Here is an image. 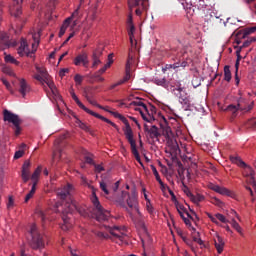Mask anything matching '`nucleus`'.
Here are the masks:
<instances>
[{
    "label": "nucleus",
    "mask_w": 256,
    "mask_h": 256,
    "mask_svg": "<svg viewBox=\"0 0 256 256\" xmlns=\"http://www.w3.org/2000/svg\"><path fill=\"white\" fill-rule=\"evenodd\" d=\"M71 191H73V186L68 184L67 186H64L62 189L58 190V197L62 201H65V199H68V202H63V206L65 209L62 211V219L64 221V224L62 225L63 231H68V229H71L72 224L69 221L70 217L67 215H71L73 211H77V205L75 202H73V199L71 198Z\"/></svg>",
    "instance_id": "f257e3e1"
},
{
    "label": "nucleus",
    "mask_w": 256,
    "mask_h": 256,
    "mask_svg": "<svg viewBox=\"0 0 256 256\" xmlns=\"http://www.w3.org/2000/svg\"><path fill=\"white\" fill-rule=\"evenodd\" d=\"M115 201L120 205V207H127L126 205H128L129 209H134L138 217H141L136 188H132L131 193L122 191L121 197L115 198Z\"/></svg>",
    "instance_id": "f03ea898"
},
{
    "label": "nucleus",
    "mask_w": 256,
    "mask_h": 256,
    "mask_svg": "<svg viewBox=\"0 0 256 256\" xmlns=\"http://www.w3.org/2000/svg\"><path fill=\"white\" fill-rule=\"evenodd\" d=\"M130 107L134 109V111H138L140 113L142 119L146 121L147 123H152V121H155V107L145 105L143 103V100L136 99L130 103Z\"/></svg>",
    "instance_id": "7ed1b4c3"
},
{
    "label": "nucleus",
    "mask_w": 256,
    "mask_h": 256,
    "mask_svg": "<svg viewBox=\"0 0 256 256\" xmlns=\"http://www.w3.org/2000/svg\"><path fill=\"white\" fill-rule=\"evenodd\" d=\"M128 7L130 13L127 18V25H133V9L136 8L135 13L138 17H141L143 13H147L149 9V0H128Z\"/></svg>",
    "instance_id": "20e7f679"
},
{
    "label": "nucleus",
    "mask_w": 256,
    "mask_h": 256,
    "mask_svg": "<svg viewBox=\"0 0 256 256\" xmlns=\"http://www.w3.org/2000/svg\"><path fill=\"white\" fill-rule=\"evenodd\" d=\"M160 119V127L162 129L163 136L166 139V143L172 151H177L179 149V145L177 144V140H175V134H173V131L171 130V127L168 126L167 118L163 115H159Z\"/></svg>",
    "instance_id": "39448f33"
},
{
    "label": "nucleus",
    "mask_w": 256,
    "mask_h": 256,
    "mask_svg": "<svg viewBox=\"0 0 256 256\" xmlns=\"http://www.w3.org/2000/svg\"><path fill=\"white\" fill-rule=\"evenodd\" d=\"M36 74L34 75V79L36 81H39L41 85H47L49 87L50 91L53 95H57V87L55 86V83L53 80H51V76H49V73H47V70L43 67H40L36 65Z\"/></svg>",
    "instance_id": "423d86ee"
},
{
    "label": "nucleus",
    "mask_w": 256,
    "mask_h": 256,
    "mask_svg": "<svg viewBox=\"0 0 256 256\" xmlns=\"http://www.w3.org/2000/svg\"><path fill=\"white\" fill-rule=\"evenodd\" d=\"M70 95H71L72 99L75 101V103L78 105V107H80V109L85 111V113H88V115H92V117H96V119H101V121H104L105 123H108L109 125L114 127V129L119 131V126L117 124L113 123L111 120H109V119L105 118L104 116H102V115L92 111L91 109L87 108L81 101H79V97H77V94H75V90L71 89L70 90Z\"/></svg>",
    "instance_id": "0eeeda50"
},
{
    "label": "nucleus",
    "mask_w": 256,
    "mask_h": 256,
    "mask_svg": "<svg viewBox=\"0 0 256 256\" xmlns=\"http://www.w3.org/2000/svg\"><path fill=\"white\" fill-rule=\"evenodd\" d=\"M91 202L95 208L94 211L97 221H107L109 217H111V212L103 209V206H101V202H99V198L97 197L95 190L92 192Z\"/></svg>",
    "instance_id": "6e6552de"
},
{
    "label": "nucleus",
    "mask_w": 256,
    "mask_h": 256,
    "mask_svg": "<svg viewBox=\"0 0 256 256\" xmlns=\"http://www.w3.org/2000/svg\"><path fill=\"white\" fill-rule=\"evenodd\" d=\"M28 233H30V246L32 249H41L45 247V241L43 240V234L39 233L36 224H31L28 229Z\"/></svg>",
    "instance_id": "1a4fd4ad"
},
{
    "label": "nucleus",
    "mask_w": 256,
    "mask_h": 256,
    "mask_svg": "<svg viewBox=\"0 0 256 256\" xmlns=\"http://www.w3.org/2000/svg\"><path fill=\"white\" fill-rule=\"evenodd\" d=\"M37 47H39V40L35 38L34 36V42L31 44V48H29V44H27V40L22 38L20 42V46L18 48V55L20 57H33L35 55V52L37 51Z\"/></svg>",
    "instance_id": "9d476101"
},
{
    "label": "nucleus",
    "mask_w": 256,
    "mask_h": 256,
    "mask_svg": "<svg viewBox=\"0 0 256 256\" xmlns=\"http://www.w3.org/2000/svg\"><path fill=\"white\" fill-rule=\"evenodd\" d=\"M171 92L173 95L178 97V101L181 103L183 109H185V111H189L191 108V96L185 92L183 87H181V84H179L177 88H172Z\"/></svg>",
    "instance_id": "9b49d317"
},
{
    "label": "nucleus",
    "mask_w": 256,
    "mask_h": 256,
    "mask_svg": "<svg viewBox=\"0 0 256 256\" xmlns=\"http://www.w3.org/2000/svg\"><path fill=\"white\" fill-rule=\"evenodd\" d=\"M112 239L118 243V245H123V243H127V229L125 227L114 226L108 228Z\"/></svg>",
    "instance_id": "f8f14e48"
},
{
    "label": "nucleus",
    "mask_w": 256,
    "mask_h": 256,
    "mask_svg": "<svg viewBox=\"0 0 256 256\" xmlns=\"http://www.w3.org/2000/svg\"><path fill=\"white\" fill-rule=\"evenodd\" d=\"M4 121L12 123V125L15 127L16 135L21 133V118H19V115L14 114L9 110H4Z\"/></svg>",
    "instance_id": "ddd939ff"
},
{
    "label": "nucleus",
    "mask_w": 256,
    "mask_h": 256,
    "mask_svg": "<svg viewBox=\"0 0 256 256\" xmlns=\"http://www.w3.org/2000/svg\"><path fill=\"white\" fill-rule=\"evenodd\" d=\"M109 113L111 115H113V117H115L116 119H120V121H122V123H124L125 127L123 128V132H124L126 139H128L129 137H132L133 129L131 128V125L129 124V120H127V118L125 116L119 114V112L109 111Z\"/></svg>",
    "instance_id": "4468645a"
},
{
    "label": "nucleus",
    "mask_w": 256,
    "mask_h": 256,
    "mask_svg": "<svg viewBox=\"0 0 256 256\" xmlns=\"http://www.w3.org/2000/svg\"><path fill=\"white\" fill-rule=\"evenodd\" d=\"M174 205L180 215V217L183 219L184 223L186 225H191V214H189V211H187L185 205L181 204L179 201L175 200Z\"/></svg>",
    "instance_id": "2eb2a0df"
},
{
    "label": "nucleus",
    "mask_w": 256,
    "mask_h": 256,
    "mask_svg": "<svg viewBox=\"0 0 256 256\" xmlns=\"http://www.w3.org/2000/svg\"><path fill=\"white\" fill-rule=\"evenodd\" d=\"M215 245V249L219 255L223 253V250L225 249V241L223 240V237L219 235L215 230H212L211 233Z\"/></svg>",
    "instance_id": "dca6fc26"
},
{
    "label": "nucleus",
    "mask_w": 256,
    "mask_h": 256,
    "mask_svg": "<svg viewBox=\"0 0 256 256\" xmlns=\"http://www.w3.org/2000/svg\"><path fill=\"white\" fill-rule=\"evenodd\" d=\"M18 93L25 99L29 93H31V85L25 80V78H18Z\"/></svg>",
    "instance_id": "f3484780"
},
{
    "label": "nucleus",
    "mask_w": 256,
    "mask_h": 256,
    "mask_svg": "<svg viewBox=\"0 0 256 256\" xmlns=\"http://www.w3.org/2000/svg\"><path fill=\"white\" fill-rule=\"evenodd\" d=\"M185 5H194L199 11H205V9H209L211 4L209 3V0H186Z\"/></svg>",
    "instance_id": "a211bd4d"
},
{
    "label": "nucleus",
    "mask_w": 256,
    "mask_h": 256,
    "mask_svg": "<svg viewBox=\"0 0 256 256\" xmlns=\"http://www.w3.org/2000/svg\"><path fill=\"white\" fill-rule=\"evenodd\" d=\"M128 143H130L132 154L134 155L136 161L143 166V162L141 161V156L139 155V151L137 150V142L135 141L134 135L126 138Z\"/></svg>",
    "instance_id": "6ab92c4d"
},
{
    "label": "nucleus",
    "mask_w": 256,
    "mask_h": 256,
    "mask_svg": "<svg viewBox=\"0 0 256 256\" xmlns=\"http://www.w3.org/2000/svg\"><path fill=\"white\" fill-rule=\"evenodd\" d=\"M210 189L212 191H215V193H219V195H226L227 197H232V198L235 197V194L233 193V191L225 187H221L219 185L211 184Z\"/></svg>",
    "instance_id": "aec40b11"
},
{
    "label": "nucleus",
    "mask_w": 256,
    "mask_h": 256,
    "mask_svg": "<svg viewBox=\"0 0 256 256\" xmlns=\"http://www.w3.org/2000/svg\"><path fill=\"white\" fill-rule=\"evenodd\" d=\"M81 64L83 67H87V65H89V56L85 52H82L74 58V65H76V67H79Z\"/></svg>",
    "instance_id": "412c9836"
},
{
    "label": "nucleus",
    "mask_w": 256,
    "mask_h": 256,
    "mask_svg": "<svg viewBox=\"0 0 256 256\" xmlns=\"http://www.w3.org/2000/svg\"><path fill=\"white\" fill-rule=\"evenodd\" d=\"M3 15V10L0 7V17ZM7 47H11V42H9V36L7 33L0 31V49H7Z\"/></svg>",
    "instance_id": "4be33fe9"
},
{
    "label": "nucleus",
    "mask_w": 256,
    "mask_h": 256,
    "mask_svg": "<svg viewBox=\"0 0 256 256\" xmlns=\"http://www.w3.org/2000/svg\"><path fill=\"white\" fill-rule=\"evenodd\" d=\"M9 11L12 17H19L21 15V3L19 0H12V5L10 6Z\"/></svg>",
    "instance_id": "5701e85b"
},
{
    "label": "nucleus",
    "mask_w": 256,
    "mask_h": 256,
    "mask_svg": "<svg viewBox=\"0 0 256 256\" xmlns=\"http://www.w3.org/2000/svg\"><path fill=\"white\" fill-rule=\"evenodd\" d=\"M253 109V106L249 105L247 108L243 107V105L238 104L237 106L235 105H229L227 107V111H230V113H232V115H235V113H237V111H244V113H247L248 111H251Z\"/></svg>",
    "instance_id": "b1692460"
},
{
    "label": "nucleus",
    "mask_w": 256,
    "mask_h": 256,
    "mask_svg": "<svg viewBox=\"0 0 256 256\" xmlns=\"http://www.w3.org/2000/svg\"><path fill=\"white\" fill-rule=\"evenodd\" d=\"M102 53H103L102 48H97L96 50H94L93 55H92V59H93L92 67H93V69H96V67H99V65H101V59L99 57H101Z\"/></svg>",
    "instance_id": "393cba45"
},
{
    "label": "nucleus",
    "mask_w": 256,
    "mask_h": 256,
    "mask_svg": "<svg viewBox=\"0 0 256 256\" xmlns=\"http://www.w3.org/2000/svg\"><path fill=\"white\" fill-rule=\"evenodd\" d=\"M133 65V55L129 53L128 59L126 62V74L123 78V80L127 83L129 79H131V66Z\"/></svg>",
    "instance_id": "a878e982"
},
{
    "label": "nucleus",
    "mask_w": 256,
    "mask_h": 256,
    "mask_svg": "<svg viewBox=\"0 0 256 256\" xmlns=\"http://www.w3.org/2000/svg\"><path fill=\"white\" fill-rule=\"evenodd\" d=\"M111 185H113V182L109 178H103L100 182V189L103 191L105 195H109V189H111Z\"/></svg>",
    "instance_id": "bb28decb"
},
{
    "label": "nucleus",
    "mask_w": 256,
    "mask_h": 256,
    "mask_svg": "<svg viewBox=\"0 0 256 256\" xmlns=\"http://www.w3.org/2000/svg\"><path fill=\"white\" fill-rule=\"evenodd\" d=\"M43 171L42 166H38L33 174L31 175L30 179L32 181V186L37 187V183H39V177H41V172Z\"/></svg>",
    "instance_id": "cd10ccee"
},
{
    "label": "nucleus",
    "mask_w": 256,
    "mask_h": 256,
    "mask_svg": "<svg viewBox=\"0 0 256 256\" xmlns=\"http://www.w3.org/2000/svg\"><path fill=\"white\" fill-rule=\"evenodd\" d=\"M71 29V18H66L60 28V31H59V37H62L65 35L67 29Z\"/></svg>",
    "instance_id": "c85d7f7f"
},
{
    "label": "nucleus",
    "mask_w": 256,
    "mask_h": 256,
    "mask_svg": "<svg viewBox=\"0 0 256 256\" xmlns=\"http://www.w3.org/2000/svg\"><path fill=\"white\" fill-rule=\"evenodd\" d=\"M68 19H70V21H73L72 25H71V31H73V29H75L78 21H79V8H77L70 17H68Z\"/></svg>",
    "instance_id": "c756f323"
},
{
    "label": "nucleus",
    "mask_w": 256,
    "mask_h": 256,
    "mask_svg": "<svg viewBox=\"0 0 256 256\" xmlns=\"http://www.w3.org/2000/svg\"><path fill=\"white\" fill-rule=\"evenodd\" d=\"M230 160L235 163V165H238V167H246V164L243 160H241V157L239 156H230Z\"/></svg>",
    "instance_id": "7c9ffc66"
},
{
    "label": "nucleus",
    "mask_w": 256,
    "mask_h": 256,
    "mask_svg": "<svg viewBox=\"0 0 256 256\" xmlns=\"http://www.w3.org/2000/svg\"><path fill=\"white\" fill-rule=\"evenodd\" d=\"M1 81H2L3 85L6 87L7 91H9V93H11V95H15V90L13 89V85H11V83L9 81H7V79H5V78H1Z\"/></svg>",
    "instance_id": "2f4dec72"
},
{
    "label": "nucleus",
    "mask_w": 256,
    "mask_h": 256,
    "mask_svg": "<svg viewBox=\"0 0 256 256\" xmlns=\"http://www.w3.org/2000/svg\"><path fill=\"white\" fill-rule=\"evenodd\" d=\"M230 225H232L233 229H235L239 235H243V228H241V225H239L235 219L231 220Z\"/></svg>",
    "instance_id": "473e14b6"
},
{
    "label": "nucleus",
    "mask_w": 256,
    "mask_h": 256,
    "mask_svg": "<svg viewBox=\"0 0 256 256\" xmlns=\"http://www.w3.org/2000/svg\"><path fill=\"white\" fill-rule=\"evenodd\" d=\"M25 147H27V145L21 144L20 150L16 151L14 154V159H21V157L25 155Z\"/></svg>",
    "instance_id": "72a5a7b5"
},
{
    "label": "nucleus",
    "mask_w": 256,
    "mask_h": 256,
    "mask_svg": "<svg viewBox=\"0 0 256 256\" xmlns=\"http://www.w3.org/2000/svg\"><path fill=\"white\" fill-rule=\"evenodd\" d=\"M189 196L192 203H195L196 205H199V203H201V201H203L204 199V197L199 194L197 195L189 194Z\"/></svg>",
    "instance_id": "f704fd0d"
},
{
    "label": "nucleus",
    "mask_w": 256,
    "mask_h": 256,
    "mask_svg": "<svg viewBox=\"0 0 256 256\" xmlns=\"http://www.w3.org/2000/svg\"><path fill=\"white\" fill-rule=\"evenodd\" d=\"M224 80L227 82L231 81V69L229 66L224 67Z\"/></svg>",
    "instance_id": "c9c22d12"
},
{
    "label": "nucleus",
    "mask_w": 256,
    "mask_h": 256,
    "mask_svg": "<svg viewBox=\"0 0 256 256\" xmlns=\"http://www.w3.org/2000/svg\"><path fill=\"white\" fill-rule=\"evenodd\" d=\"M256 31V26L250 27V28H246L243 31V36L242 39H245V37H247L248 35H251V33H255Z\"/></svg>",
    "instance_id": "e433bc0d"
},
{
    "label": "nucleus",
    "mask_w": 256,
    "mask_h": 256,
    "mask_svg": "<svg viewBox=\"0 0 256 256\" xmlns=\"http://www.w3.org/2000/svg\"><path fill=\"white\" fill-rule=\"evenodd\" d=\"M35 191H37V186H32L30 192L25 197V203L33 198V195H35Z\"/></svg>",
    "instance_id": "4c0bfd02"
},
{
    "label": "nucleus",
    "mask_w": 256,
    "mask_h": 256,
    "mask_svg": "<svg viewBox=\"0 0 256 256\" xmlns=\"http://www.w3.org/2000/svg\"><path fill=\"white\" fill-rule=\"evenodd\" d=\"M192 237L195 243H198V245H203V240H201V237L199 236V232L194 230Z\"/></svg>",
    "instance_id": "58836bf2"
},
{
    "label": "nucleus",
    "mask_w": 256,
    "mask_h": 256,
    "mask_svg": "<svg viewBox=\"0 0 256 256\" xmlns=\"http://www.w3.org/2000/svg\"><path fill=\"white\" fill-rule=\"evenodd\" d=\"M170 69H174V71L179 69V63L176 62L174 64H166L163 68V71H170Z\"/></svg>",
    "instance_id": "ea45409f"
},
{
    "label": "nucleus",
    "mask_w": 256,
    "mask_h": 256,
    "mask_svg": "<svg viewBox=\"0 0 256 256\" xmlns=\"http://www.w3.org/2000/svg\"><path fill=\"white\" fill-rule=\"evenodd\" d=\"M148 133H150V137L152 138H157L159 137V131L157 130V127L152 126L149 130Z\"/></svg>",
    "instance_id": "a19ab883"
},
{
    "label": "nucleus",
    "mask_w": 256,
    "mask_h": 256,
    "mask_svg": "<svg viewBox=\"0 0 256 256\" xmlns=\"http://www.w3.org/2000/svg\"><path fill=\"white\" fill-rule=\"evenodd\" d=\"M5 61L6 63H12V65H19V61H17V59L11 55L5 56Z\"/></svg>",
    "instance_id": "79ce46f5"
},
{
    "label": "nucleus",
    "mask_w": 256,
    "mask_h": 256,
    "mask_svg": "<svg viewBox=\"0 0 256 256\" xmlns=\"http://www.w3.org/2000/svg\"><path fill=\"white\" fill-rule=\"evenodd\" d=\"M146 210L150 215H153V213H155V209L153 208V204H151V200L146 201Z\"/></svg>",
    "instance_id": "37998d69"
},
{
    "label": "nucleus",
    "mask_w": 256,
    "mask_h": 256,
    "mask_svg": "<svg viewBox=\"0 0 256 256\" xmlns=\"http://www.w3.org/2000/svg\"><path fill=\"white\" fill-rule=\"evenodd\" d=\"M151 169H152L153 175H154L155 178H156V181H158V183L161 182V181H162V180H161V176H159V172L157 171V168L152 165V166H151Z\"/></svg>",
    "instance_id": "c03bdc74"
},
{
    "label": "nucleus",
    "mask_w": 256,
    "mask_h": 256,
    "mask_svg": "<svg viewBox=\"0 0 256 256\" xmlns=\"http://www.w3.org/2000/svg\"><path fill=\"white\" fill-rule=\"evenodd\" d=\"M216 219L220 221L221 223H229V220L225 217V215L217 213L216 214Z\"/></svg>",
    "instance_id": "a18cd8bd"
},
{
    "label": "nucleus",
    "mask_w": 256,
    "mask_h": 256,
    "mask_svg": "<svg viewBox=\"0 0 256 256\" xmlns=\"http://www.w3.org/2000/svg\"><path fill=\"white\" fill-rule=\"evenodd\" d=\"M35 214L39 216L42 219V221H45V219H47V214H45V212H43V210L41 209H37Z\"/></svg>",
    "instance_id": "49530a36"
},
{
    "label": "nucleus",
    "mask_w": 256,
    "mask_h": 256,
    "mask_svg": "<svg viewBox=\"0 0 256 256\" xmlns=\"http://www.w3.org/2000/svg\"><path fill=\"white\" fill-rule=\"evenodd\" d=\"M74 81L76 85H81L83 83V76H81V74H76L74 76Z\"/></svg>",
    "instance_id": "de8ad7c7"
},
{
    "label": "nucleus",
    "mask_w": 256,
    "mask_h": 256,
    "mask_svg": "<svg viewBox=\"0 0 256 256\" xmlns=\"http://www.w3.org/2000/svg\"><path fill=\"white\" fill-rule=\"evenodd\" d=\"M154 83L156 85H160L161 87H165V85L167 84V81L165 80V78H162V79H155L154 80Z\"/></svg>",
    "instance_id": "09e8293b"
},
{
    "label": "nucleus",
    "mask_w": 256,
    "mask_h": 256,
    "mask_svg": "<svg viewBox=\"0 0 256 256\" xmlns=\"http://www.w3.org/2000/svg\"><path fill=\"white\" fill-rule=\"evenodd\" d=\"M128 35L129 37H135V25L128 26Z\"/></svg>",
    "instance_id": "8fccbe9b"
},
{
    "label": "nucleus",
    "mask_w": 256,
    "mask_h": 256,
    "mask_svg": "<svg viewBox=\"0 0 256 256\" xmlns=\"http://www.w3.org/2000/svg\"><path fill=\"white\" fill-rule=\"evenodd\" d=\"M31 167V162L29 160H26L22 166V171L30 172L29 169Z\"/></svg>",
    "instance_id": "3c124183"
},
{
    "label": "nucleus",
    "mask_w": 256,
    "mask_h": 256,
    "mask_svg": "<svg viewBox=\"0 0 256 256\" xmlns=\"http://www.w3.org/2000/svg\"><path fill=\"white\" fill-rule=\"evenodd\" d=\"M78 127H80V129H83V131H88L89 127H87V125L83 122H81V120H77L76 121Z\"/></svg>",
    "instance_id": "603ef678"
},
{
    "label": "nucleus",
    "mask_w": 256,
    "mask_h": 256,
    "mask_svg": "<svg viewBox=\"0 0 256 256\" xmlns=\"http://www.w3.org/2000/svg\"><path fill=\"white\" fill-rule=\"evenodd\" d=\"M107 69H109V64H105L104 67L100 68L96 74L97 75H103V73H105V71H107Z\"/></svg>",
    "instance_id": "864d4df0"
},
{
    "label": "nucleus",
    "mask_w": 256,
    "mask_h": 256,
    "mask_svg": "<svg viewBox=\"0 0 256 256\" xmlns=\"http://www.w3.org/2000/svg\"><path fill=\"white\" fill-rule=\"evenodd\" d=\"M207 216L212 221V223H215V225H219V221H217V214H215L213 216V215L208 213Z\"/></svg>",
    "instance_id": "5fc2aeb1"
},
{
    "label": "nucleus",
    "mask_w": 256,
    "mask_h": 256,
    "mask_svg": "<svg viewBox=\"0 0 256 256\" xmlns=\"http://www.w3.org/2000/svg\"><path fill=\"white\" fill-rule=\"evenodd\" d=\"M237 61L235 63V69H236V73H239V61H241V54L239 51H237Z\"/></svg>",
    "instance_id": "6e6d98bb"
},
{
    "label": "nucleus",
    "mask_w": 256,
    "mask_h": 256,
    "mask_svg": "<svg viewBox=\"0 0 256 256\" xmlns=\"http://www.w3.org/2000/svg\"><path fill=\"white\" fill-rule=\"evenodd\" d=\"M87 101L89 102L90 105H94V107H98L99 109H103V107H101V105H99L97 103V101L91 99V98H87Z\"/></svg>",
    "instance_id": "4d7b16f0"
},
{
    "label": "nucleus",
    "mask_w": 256,
    "mask_h": 256,
    "mask_svg": "<svg viewBox=\"0 0 256 256\" xmlns=\"http://www.w3.org/2000/svg\"><path fill=\"white\" fill-rule=\"evenodd\" d=\"M29 175H30V172L22 171V179L24 183H27V181H29Z\"/></svg>",
    "instance_id": "13d9d810"
},
{
    "label": "nucleus",
    "mask_w": 256,
    "mask_h": 256,
    "mask_svg": "<svg viewBox=\"0 0 256 256\" xmlns=\"http://www.w3.org/2000/svg\"><path fill=\"white\" fill-rule=\"evenodd\" d=\"M158 183H159L160 188H161L162 191H168L169 190V186L165 185V183H163V180H161Z\"/></svg>",
    "instance_id": "bf43d9fd"
},
{
    "label": "nucleus",
    "mask_w": 256,
    "mask_h": 256,
    "mask_svg": "<svg viewBox=\"0 0 256 256\" xmlns=\"http://www.w3.org/2000/svg\"><path fill=\"white\" fill-rule=\"evenodd\" d=\"M95 171L96 173H101V171H105V169L103 168V165L98 164V165H95Z\"/></svg>",
    "instance_id": "052dcab7"
},
{
    "label": "nucleus",
    "mask_w": 256,
    "mask_h": 256,
    "mask_svg": "<svg viewBox=\"0 0 256 256\" xmlns=\"http://www.w3.org/2000/svg\"><path fill=\"white\" fill-rule=\"evenodd\" d=\"M123 83H126L123 79L119 80L115 84L111 86V89H115V87H119V85H123Z\"/></svg>",
    "instance_id": "680f3d73"
},
{
    "label": "nucleus",
    "mask_w": 256,
    "mask_h": 256,
    "mask_svg": "<svg viewBox=\"0 0 256 256\" xmlns=\"http://www.w3.org/2000/svg\"><path fill=\"white\" fill-rule=\"evenodd\" d=\"M85 161L89 164V165H93V157L91 155L85 156Z\"/></svg>",
    "instance_id": "e2e57ef3"
},
{
    "label": "nucleus",
    "mask_w": 256,
    "mask_h": 256,
    "mask_svg": "<svg viewBox=\"0 0 256 256\" xmlns=\"http://www.w3.org/2000/svg\"><path fill=\"white\" fill-rule=\"evenodd\" d=\"M66 73H69V69H67V68H63V69H61V70L59 71L60 77H65V74H66Z\"/></svg>",
    "instance_id": "0e129e2a"
},
{
    "label": "nucleus",
    "mask_w": 256,
    "mask_h": 256,
    "mask_svg": "<svg viewBox=\"0 0 256 256\" xmlns=\"http://www.w3.org/2000/svg\"><path fill=\"white\" fill-rule=\"evenodd\" d=\"M106 65H109V67L113 65V54L108 55V62L106 63Z\"/></svg>",
    "instance_id": "69168bd1"
},
{
    "label": "nucleus",
    "mask_w": 256,
    "mask_h": 256,
    "mask_svg": "<svg viewBox=\"0 0 256 256\" xmlns=\"http://www.w3.org/2000/svg\"><path fill=\"white\" fill-rule=\"evenodd\" d=\"M178 63H179V68H182V69H185V67L189 66V63H187V61H182Z\"/></svg>",
    "instance_id": "338daca9"
},
{
    "label": "nucleus",
    "mask_w": 256,
    "mask_h": 256,
    "mask_svg": "<svg viewBox=\"0 0 256 256\" xmlns=\"http://www.w3.org/2000/svg\"><path fill=\"white\" fill-rule=\"evenodd\" d=\"M13 197H9V200H8V204H7V207L8 209H11V207H13Z\"/></svg>",
    "instance_id": "774afa93"
}]
</instances>
